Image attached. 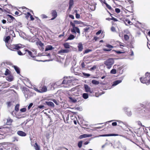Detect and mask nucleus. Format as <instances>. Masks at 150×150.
<instances>
[{
    "instance_id": "nucleus-1",
    "label": "nucleus",
    "mask_w": 150,
    "mask_h": 150,
    "mask_svg": "<svg viewBox=\"0 0 150 150\" xmlns=\"http://www.w3.org/2000/svg\"><path fill=\"white\" fill-rule=\"evenodd\" d=\"M114 62V59L110 58L104 62V64L108 69H110Z\"/></svg>"
},
{
    "instance_id": "nucleus-2",
    "label": "nucleus",
    "mask_w": 150,
    "mask_h": 150,
    "mask_svg": "<svg viewBox=\"0 0 150 150\" xmlns=\"http://www.w3.org/2000/svg\"><path fill=\"white\" fill-rule=\"evenodd\" d=\"M73 81L71 79L70 77H64V79L63 80L62 83L68 85L69 86H70L72 85V82Z\"/></svg>"
},
{
    "instance_id": "nucleus-3",
    "label": "nucleus",
    "mask_w": 150,
    "mask_h": 150,
    "mask_svg": "<svg viewBox=\"0 0 150 150\" xmlns=\"http://www.w3.org/2000/svg\"><path fill=\"white\" fill-rule=\"evenodd\" d=\"M34 90L36 92L39 93H43L46 92L47 91V88L46 86H43L42 87L39 88V89H38L35 87H34Z\"/></svg>"
},
{
    "instance_id": "nucleus-4",
    "label": "nucleus",
    "mask_w": 150,
    "mask_h": 150,
    "mask_svg": "<svg viewBox=\"0 0 150 150\" xmlns=\"http://www.w3.org/2000/svg\"><path fill=\"white\" fill-rule=\"evenodd\" d=\"M25 51L26 52L25 53H23L21 51H17V53H18V54L19 55H24L25 53L28 54V55L30 56H33L32 55H33L32 53L30 51H29L28 50H25Z\"/></svg>"
},
{
    "instance_id": "nucleus-5",
    "label": "nucleus",
    "mask_w": 150,
    "mask_h": 150,
    "mask_svg": "<svg viewBox=\"0 0 150 150\" xmlns=\"http://www.w3.org/2000/svg\"><path fill=\"white\" fill-rule=\"evenodd\" d=\"M140 80L142 83H146L147 85L149 84V79H147L146 76L145 77H140Z\"/></svg>"
},
{
    "instance_id": "nucleus-6",
    "label": "nucleus",
    "mask_w": 150,
    "mask_h": 150,
    "mask_svg": "<svg viewBox=\"0 0 150 150\" xmlns=\"http://www.w3.org/2000/svg\"><path fill=\"white\" fill-rule=\"evenodd\" d=\"M125 66L123 65L121 66H120L119 65H117V72L119 73L120 74H122L123 72V70L122 69L124 68Z\"/></svg>"
},
{
    "instance_id": "nucleus-7",
    "label": "nucleus",
    "mask_w": 150,
    "mask_h": 150,
    "mask_svg": "<svg viewBox=\"0 0 150 150\" xmlns=\"http://www.w3.org/2000/svg\"><path fill=\"white\" fill-rule=\"evenodd\" d=\"M84 88L86 92H89L90 93L93 92V91L91 90L90 88L87 84L84 85Z\"/></svg>"
},
{
    "instance_id": "nucleus-8",
    "label": "nucleus",
    "mask_w": 150,
    "mask_h": 150,
    "mask_svg": "<svg viewBox=\"0 0 150 150\" xmlns=\"http://www.w3.org/2000/svg\"><path fill=\"white\" fill-rule=\"evenodd\" d=\"M141 112L143 113H149L150 112V109L144 108L142 109Z\"/></svg>"
},
{
    "instance_id": "nucleus-9",
    "label": "nucleus",
    "mask_w": 150,
    "mask_h": 150,
    "mask_svg": "<svg viewBox=\"0 0 150 150\" xmlns=\"http://www.w3.org/2000/svg\"><path fill=\"white\" fill-rule=\"evenodd\" d=\"M14 46L15 48V49L17 50L23 47H24L23 45H22V44H20L14 45Z\"/></svg>"
},
{
    "instance_id": "nucleus-10",
    "label": "nucleus",
    "mask_w": 150,
    "mask_h": 150,
    "mask_svg": "<svg viewBox=\"0 0 150 150\" xmlns=\"http://www.w3.org/2000/svg\"><path fill=\"white\" fill-rule=\"evenodd\" d=\"M18 134L20 136L25 137L26 135V134L23 131H18L17 132Z\"/></svg>"
},
{
    "instance_id": "nucleus-11",
    "label": "nucleus",
    "mask_w": 150,
    "mask_h": 150,
    "mask_svg": "<svg viewBox=\"0 0 150 150\" xmlns=\"http://www.w3.org/2000/svg\"><path fill=\"white\" fill-rule=\"evenodd\" d=\"M13 121V120L11 119L10 117L8 118L7 119L6 125H11Z\"/></svg>"
},
{
    "instance_id": "nucleus-12",
    "label": "nucleus",
    "mask_w": 150,
    "mask_h": 150,
    "mask_svg": "<svg viewBox=\"0 0 150 150\" xmlns=\"http://www.w3.org/2000/svg\"><path fill=\"white\" fill-rule=\"evenodd\" d=\"M0 86L3 88H6L9 86V84L8 82H5L3 83L0 85Z\"/></svg>"
},
{
    "instance_id": "nucleus-13",
    "label": "nucleus",
    "mask_w": 150,
    "mask_h": 150,
    "mask_svg": "<svg viewBox=\"0 0 150 150\" xmlns=\"http://www.w3.org/2000/svg\"><path fill=\"white\" fill-rule=\"evenodd\" d=\"M92 26L90 25H87L85 28L84 29L85 32H86L92 29Z\"/></svg>"
},
{
    "instance_id": "nucleus-14",
    "label": "nucleus",
    "mask_w": 150,
    "mask_h": 150,
    "mask_svg": "<svg viewBox=\"0 0 150 150\" xmlns=\"http://www.w3.org/2000/svg\"><path fill=\"white\" fill-rule=\"evenodd\" d=\"M33 59L34 60H35L37 61H39V62H45L46 61H52V60L50 59H46V60H41V59H36V57H32Z\"/></svg>"
},
{
    "instance_id": "nucleus-15",
    "label": "nucleus",
    "mask_w": 150,
    "mask_h": 150,
    "mask_svg": "<svg viewBox=\"0 0 150 150\" xmlns=\"http://www.w3.org/2000/svg\"><path fill=\"white\" fill-rule=\"evenodd\" d=\"M45 103L46 104L48 105L49 107H54V103L50 101H46L45 102Z\"/></svg>"
},
{
    "instance_id": "nucleus-16",
    "label": "nucleus",
    "mask_w": 150,
    "mask_h": 150,
    "mask_svg": "<svg viewBox=\"0 0 150 150\" xmlns=\"http://www.w3.org/2000/svg\"><path fill=\"white\" fill-rule=\"evenodd\" d=\"M69 9L71 10L74 5V0H69Z\"/></svg>"
},
{
    "instance_id": "nucleus-17",
    "label": "nucleus",
    "mask_w": 150,
    "mask_h": 150,
    "mask_svg": "<svg viewBox=\"0 0 150 150\" xmlns=\"http://www.w3.org/2000/svg\"><path fill=\"white\" fill-rule=\"evenodd\" d=\"M52 15L53 18L51 19V20H53L57 16V13L55 10H53L52 11Z\"/></svg>"
},
{
    "instance_id": "nucleus-18",
    "label": "nucleus",
    "mask_w": 150,
    "mask_h": 150,
    "mask_svg": "<svg viewBox=\"0 0 150 150\" xmlns=\"http://www.w3.org/2000/svg\"><path fill=\"white\" fill-rule=\"evenodd\" d=\"M54 49V47L50 45H48L46 46L45 51H47L50 50H52Z\"/></svg>"
},
{
    "instance_id": "nucleus-19",
    "label": "nucleus",
    "mask_w": 150,
    "mask_h": 150,
    "mask_svg": "<svg viewBox=\"0 0 150 150\" xmlns=\"http://www.w3.org/2000/svg\"><path fill=\"white\" fill-rule=\"evenodd\" d=\"M78 47L79 51H81L83 49V45L81 42H79L78 44Z\"/></svg>"
},
{
    "instance_id": "nucleus-20",
    "label": "nucleus",
    "mask_w": 150,
    "mask_h": 150,
    "mask_svg": "<svg viewBox=\"0 0 150 150\" xmlns=\"http://www.w3.org/2000/svg\"><path fill=\"white\" fill-rule=\"evenodd\" d=\"M123 21L126 25H127V23L131 25L132 24V23L128 19H125Z\"/></svg>"
},
{
    "instance_id": "nucleus-21",
    "label": "nucleus",
    "mask_w": 150,
    "mask_h": 150,
    "mask_svg": "<svg viewBox=\"0 0 150 150\" xmlns=\"http://www.w3.org/2000/svg\"><path fill=\"white\" fill-rule=\"evenodd\" d=\"M118 135L117 134H103L101 136L103 137H108V136H118Z\"/></svg>"
},
{
    "instance_id": "nucleus-22",
    "label": "nucleus",
    "mask_w": 150,
    "mask_h": 150,
    "mask_svg": "<svg viewBox=\"0 0 150 150\" xmlns=\"http://www.w3.org/2000/svg\"><path fill=\"white\" fill-rule=\"evenodd\" d=\"M13 67L17 73L18 74H20V72L19 68L16 66H14Z\"/></svg>"
},
{
    "instance_id": "nucleus-23",
    "label": "nucleus",
    "mask_w": 150,
    "mask_h": 150,
    "mask_svg": "<svg viewBox=\"0 0 150 150\" xmlns=\"http://www.w3.org/2000/svg\"><path fill=\"white\" fill-rule=\"evenodd\" d=\"M121 80H116V81H114L113 82V84L112 85V86H115L119 84V83L121 82Z\"/></svg>"
},
{
    "instance_id": "nucleus-24",
    "label": "nucleus",
    "mask_w": 150,
    "mask_h": 150,
    "mask_svg": "<svg viewBox=\"0 0 150 150\" xmlns=\"http://www.w3.org/2000/svg\"><path fill=\"white\" fill-rule=\"evenodd\" d=\"M69 52L68 50L67 49H64V50H62L58 52V53H67Z\"/></svg>"
},
{
    "instance_id": "nucleus-25",
    "label": "nucleus",
    "mask_w": 150,
    "mask_h": 150,
    "mask_svg": "<svg viewBox=\"0 0 150 150\" xmlns=\"http://www.w3.org/2000/svg\"><path fill=\"white\" fill-rule=\"evenodd\" d=\"M90 137V135L89 134H84L80 135L79 137L80 139H82L83 138L88 137Z\"/></svg>"
},
{
    "instance_id": "nucleus-26",
    "label": "nucleus",
    "mask_w": 150,
    "mask_h": 150,
    "mask_svg": "<svg viewBox=\"0 0 150 150\" xmlns=\"http://www.w3.org/2000/svg\"><path fill=\"white\" fill-rule=\"evenodd\" d=\"M13 76H8L7 77L6 79L8 80V81H11L13 80Z\"/></svg>"
},
{
    "instance_id": "nucleus-27",
    "label": "nucleus",
    "mask_w": 150,
    "mask_h": 150,
    "mask_svg": "<svg viewBox=\"0 0 150 150\" xmlns=\"http://www.w3.org/2000/svg\"><path fill=\"white\" fill-rule=\"evenodd\" d=\"M74 38H75L74 36L73 35L71 34L69 36V37L67 39V40H73V39H74Z\"/></svg>"
},
{
    "instance_id": "nucleus-28",
    "label": "nucleus",
    "mask_w": 150,
    "mask_h": 150,
    "mask_svg": "<svg viewBox=\"0 0 150 150\" xmlns=\"http://www.w3.org/2000/svg\"><path fill=\"white\" fill-rule=\"evenodd\" d=\"M64 46L65 48H69L70 46L69 43L67 42H66L64 44Z\"/></svg>"
},
{
    "instance_id": "nucleus-29",
    "label": "nucleus",
    "mask_w": 150,
    "mask_h": 150,
    "mask_svg": "<svg viewBox=\"0 0 150 150\" xmlns=\"http://www.w3.org/2000/svg\"><path fill=\"white\" fill-rule=\"evenodd\" d=\"M14 45H11L9 46H7V47L10 50H14L15 49V48L14 46Z\"/></svg>"
},
{
    "instance_id": "nucleus-30",
    "label": "nucleus",
    "mask_w": 150,
    "mask_h": 150,
    "mask_svg": "<svg viewBox=\"0 0 150 150\" xmlns=\"http://www.w3.org/2000/svg\"><path fill=\"white\" fill-rule=\"evenodd\" d=\"M19 106L20 105L18 104H16V105L15 110L16 112H17L19 111Z\"/></svg>"
},
{
    "instance_id": "nucleus-31",
    "label": "nucleus",
    "mask_w": 150,
    "mask_h": 150,
    "mask_svg": "<svg viewBox=\"0 0 150 150\" xmlns=\"http://www.w3.org/2000/svg\"><path fill=\"white\" fill-rule=\"evenodd\" d=\"M83 97L85 99H86L88 97V95L87 93H83L82 95Z\"/></svg>"
},
{
    "instance_id": "nucleus-32",
    "label": "nucleus",
    "mask_w": 150,
    "mask_h": 150,
    "mask_svg": "<svg viewBox=\"0 0 150 150\" xmlns=\"http://www.w3.org/2000/svg\"><path fill=\"white\" fill-rule=\"evenodd\" d=\"M91 82L93 84L95 85H98L99 83V82L98 81L95 80H93Z\"/></svg>"
},
{
    "instance_id": "nucleus-33",
    "label": "nucleus",
    "mask_w": 150,
    "mask_h": 150,
    "mask_svg": "<svg viewBox=\"0 0 150 150\" xmlns=\"http://www.w3.org/2000/svg\"><path fill=\"white\" fill-rule=\"evenodd\" d=\"M37 44L38 45H39L41 47H42L44 46V44L42 43L40 41L38 42L37 43Z\"/></svg>"
},
{
    "instance_id": "nucleus-34",
    "label": "nucleus",
    "mask_w": 150,
    "mask_h": 150,
    "mask_svg": "<svg viewBox=\"0 0 150 150\" xmlns=\"http://www.w3.org/2000/svg\"><path fill=\"white\" fill-rule=\"evenodd\" d=\"M145 76L147 79H150V73L149 72H146L145 74Z\"/></svg>"
},
{
    "instance_id": "nucleus-35",
    "label": "nucleus",
    "mask_w": 150,
    "mask_h": 150,
    "mask_svg": "<svg viewBox=\"0 0 150 150\" xmlns=\"http://www.w3.org/2000/svg\"><path fill=\"white\" fill-rule=\"evenodd\" d=\"M104 3L106 5V7L108 9L110 10L111 9L112 7L111 6L109 5L105 1H104Z\"/></svg>"
},
{
    "instance_id": "nucleus-36",
    "label": "nucleus",
    "mask_w": 150,
    "mask_h": 150,
    "mask_svg": "<svg viewBox=\"0 0 150 150\" xmlns=\"http://www.w3.org/2000/svg\"><path fill=\"white\" fill-rule=\"evenodd\" d=\"M10 71L8 69H6L5 73V75H7L9 74H10Z\"/></svg>"
},
{
    "instance_id": "nucleus-37",
    "label": "nucleus",
    "mask_w": 150,
    "mask_h": 150,
    "mask_svg": "<svg viewBox=\"0 0 150 150\" xmlns=\"http://www.w3.org/2000/svg\"><path fill=\"white\" fill-rule=\"evenodd\" d=\"M10 39V37L9 36H8L6 37L4 39V41L6 43H8V40Z\"/></svg>"
},
{
    "instance_id": "nucleus-38",
    "label": "nucleus",
    "mask_w": 150,
    "mask_h": 150,
    "mask_svg": "<svg viewBox=\"0 0 150 150\" xmlns=\"http://www.w3.org/2000/svg\"><path fill=\"white\" fill-rule=\"evenodd\" d=\"M69 99L73 102V103H75L77 101V100L76 99L73 98L71 97H69Z\"/></svg>"
},
{
    "instance_id": "nucleus-39",
    "label": "nucleus",
    "mask_w": 150,
    "mask_h": 150,
    "mask_svg": "<svg viewBox=\"0 0 150 150\" xmlns=\"http://www.w3.org/2000/svg\"><path fill=\"white\" fill-rule=\"evenodd\" d=\"M97 66L96 65H94L89 70L90 71H93L97 69Z\"/></svg>"
},
{
    "instance_id": "nucleus-40",
    "label": "nucleus",
    "mask_w": 150,
    "mask_h": 150,
    "mask_svg": "<svg viewBox=\"0 0 150 150\" xmlns=\"http://www.w3.org/2000/svg\"><path fill=\"white\" fill-rule=\"evenodd\" d=\"M74 23L75 24H80L81 23H82V24L83 23L82 22H81L80 21H76V20L74 21Z\"/></svg>"
},
{
    "instance_id": "nucleus-41",
    "label": "nucleus",
    "mask_w": 150,
    "mask_h": 150,
    "mask_svg": "<svg viewBox=\"0 0 150 150\" xmlns=\"http://www.w3.org/2000/svg\"><path fill=\"white\" fill-rule=\"evenodd\" d=\"M82 141H80L78 143V146L79 148H81L82 146Z\"/></svg>"
},
{
    "instance_id": "nucleus-42",
    "label": "nucleus",
    "mask_w": 150,
    "mask_h": 150,
    "mask_svg": "<svg viewBox=\"0 0 150 150\" xmlns=\"http://www.w3.org/2000/svg\"><path fill=\"white\" fill-rule=\"evenodd\" d=\"M110 73L111 74H115L116 73V70L115 69H113L111 70L110 71Z\"/></svg>"
},
{
    "instance_id": "nucleus-43",
    "label": "nucleus",
    "mask_w": 150,
    "mask_h": 150,
    "mask_svg": "<svg viewBox=\"0 0 150 150\" xmlns=\"http://www.w3.org/2000/svg\"><path fill=\"white\" fill-rule=\"evenodd\" d=\"M74 29L75 30V31L76 32H77L79 33H80V31L79 29L77 27H75L74 28Z\"/></svg>"
},
{
    "instance_id": "nucleus-44",
    "label": "nucleus",
    "mask_w": 150,
    "mask_h": 150,
    "mask_svg": "<svg viewBox=\"0 0 150 150\" xmlns=\"http://www.w3.org/2000/svg\"><path fill=\"white\" fill-rule=\"evenodd\" d=\"M35 149L36 150H40V147L38 144H37V143H35Z\"/></svg>"
},
{
    "instance_id": "nucleus-45",
    "label": "nucleus",
    "mask_w": 150,
    "mask_h": 150,
    "mask_svg": "<svg viewBox=\"0 0 150 150\" xmlns=\"http://www.w3.org/2000/svg\"><path fill=\"white\" fill-rule=\"evenodd\" d=\"M56 105H59V102L58 101H57L56 99H53L51 100Z\"/></svg>"
},
{
    "instance_id": "nucleus-46",
    "label": "nucleus",
    "mask_w": 150,
    "mask_h": 150,
    "mask_svg": "<svg viewBox=\"0 0 150 150\" xmlns=\"http://www.w3.org/2000/svg\"><path fill=\"white\" fill-rule=\"evenodd\" d=\"M81 67L82 69H85L86 68L85 65L84 64V62H82L81 64Z\"/></svg>"
},
{
    "instance_id": "nucleus-47",
    "label": "nucleus",
    "mask_w": 150,
    "mask_h": 150,
    "mask_svg": "<svg viewBox=\"0 0 150 150\" xmlns=\"http://www.w3.org/2000/svg\"><path fill=\"white\" fill-rule=\"evenodd\" d=\"M27 14L29 16H30V19L31 20L33 21L34 20V18L33 17V16L31 15L30 13L29 12H27Z\"/></svg>"
},
{
    "instance_id": "nucleus-48",
    "label": "nucleus",
    "mask_w": 150,
    "mask_h": 150,
    "mask_svg": "<svg viewBox=\"0 0 150 150\" xmlns=\"http://www.w3.org/2000/svg\"><path fill=\"white\" fill-rule=\"evenodd\" d=\"M125 39L126 40H127L129 39V37L127 35H125L124 36Z\"/></svg>"
},
{
    "instance_id": "nucleus-49",
    "label": "nucleus",
    "mask_w": 150,
    "mask_h": 150,
    "mask_svg": "<svg viewBox=\"0 0 150 150\" xmlns=\"http://www.w3.org/2000/svg\"><path fill=\"white\" fill-rule=\"evenodd\" d=\"M92 51L90 49H87L85 50L84 52H83L84 54L85 53H87L89 52H91Z\"/></svg>"
},
{
    "instance_id": "nucleus-50",
    "label": "nucleus",
    "mask_w": 150,
    "mask_h": 150,
    "mask_svg": "<svg viewBox=\"0 0 150 150\" xmlns=\"http://www.w3.org/2000/svg\"><path fill=\"white\" fill-rule=\"evenodd\" d=\"M26 109L25 108H23L20 110V111L22 112H24L26 111Z\"/></svg>"
},
{
    "instance_id": "nucleus-51",
    "label": "nucleus",
    "mask_w": 150,
    "mask_h": 150,
    "mask_svg": "<svg viewBox=\"0 0 150 150\" xmlns=\"http://www.w3.org/2000/svg\"><path fill=\"white\" fill-rule=\"evenodd\" d=\"M83 74L84 76H86V77H88L90 76V74H89L86 73H83Z\"/></svg>"
},
{
    "instance_id": "nucleus-52",
    "label": "nucleus",
    "mask_w": 150,
    "mask_h": 150,
    "mask_svg": "<svg viewBox=\"0 0 150 150\" xmlns=\"http://www.w3.org/2000/svg\"><path fill=\"white\" fill-rule=\"evenodd\" d=\"M41 17L42 18H47V17L45 14H42L41 15Z\"/></svg>"
},
{
    "instance_id": "nucleus-53",
    "label": "nucleus",
    "mask_w": 150,
    "mask_h": 150,
    "mask_svg": "<svg viewBox=\"0 0 150 150\" xmlns=\"http://www.w3.org/2000/svg\"><path fill=\"white\" fill-rule=\"evenodd\" d=\"M76 17L77 19L80 18V14L78 13H76Z\"/></svg>"
},
{
    "instance_id": "nucleus-54",
    "label": "nucleus",
    "mask_w": 150,
    "mask_h": 150,
    "mask_svg": "<svg viewBox=\"0 0 150 150\" xmlns=\"http://www.w3.org/2000/svg\"><path fill=\"white\" fill-rule=\"evenodd\" d=\"M70 25L72 26L73 28H74V27H75V23H73L72 22H70Z\"/></svg>"
},
{
    "instance_id": "nucleus-55",
    "label": "nucleus",
    "mask_w": 150,
    "mask_h": 150,
    "mask_svg": "<svg viewBox=\"0 0 150 150\" xmlns=\"http://www.w3.org/2000/svg\"><path fill=\"white\" fill-rule=\"evenodd\" d=\"M106 47H107L109 48V49H110V48L111 49L113 47L112 45H109V44L107 45H106Z\"/></svg>"
},
{
    "instance_id": "nucleus-56",
    "label": "nucleus",
    "mask_w": 150,
    "mask_h": 150,
    "mask_svg": "<svg viewBox=\"0 0 150 150\" xmlns=\"http://www.w3.org/2000/svg\"><path fill=\"white\" fill-rule=\"evenodd\" d=\"M115 11L117 13H119L120 12V10L118 8H116Z\"/></svg>"
},
{
    "instance_id": "nucleus-57",
    "label": "nucleus",
    "mask_w": 150,
    "mask_h": 150,
    "mask_svg": "<svg viewBox=\"0 0 150 150\" xmlns=\"http://www.w3.org/2000/svg\"><path fill=\"white\" fill-rule=\"evenodd\" d=\"M111 49H107V48H104L103 49V50L104 51H109L111 50Z\"/></svg>"
},
{
    "instance_id": "nucleus-58",
    "label": "nucleus",
    "mask_w": 150,
    "mask_h": 150,
    "mask_svg": "<svg viewBox=\"0 0 150 150\" xmlns=\"http://www.w3.org/2000/svg\"><path fill=\"white\" fill-rule=\"evenodd\" d=\"M33 103H30L28 107V109H30V108L33 106Z\"/></svg>"
},
{
    "instance_id": "nucleus-59",
    "label": "nucleus",
    "mask_w": 150,
    "mask_h": 150,
    "mask_svg": "<svg viewBox=\"0 0 150 150\" xmlns=\"http://www.w3.org/2000/svg\"><path fill=\"white\" fill-rule=\"evenodd\" d=\"M69 17L71 18H72V19H74V16L73 15H69Z\"/></svg>"
},
{
    "instance_id": "nucleus-60",
    "label": "nucleus",
    "mask_w": 150,
    "mask_h": 150,
    "mask_svg": "<svg viewBox=\"0 0 150 150\" xmlns=\"http://www.w3.org/2000/svg\"><path fill=\"white\" fill-rule=\"evenodd\" d=\"M71 32H72L73 33H76L74 28H73L71 29Z\"/></svg>"
},
{
    "instance_id": "nucleus-61",
    "label": "nucleus",
    "mask_w": 150,
    "mask_h": 150,
    "mask_svg": "<svg viewBox=\"0 0 150 150\" xmlns=\"http://www.w3.org/2000/svg\"><path fill=\"white\" fill-rule=\"evenodd\" d=\"M119 43L120 44V46H123V47H124V46H125V44H124L123 43H122L121 42H119Z\"/></svg>"
},
{
    "instance_id": "nucleus-62",
    "label": "nucleus",
    "mask_w": 150,
    "mask_h": 150,
    "mask_svg": "<svg viewBox=\"0 0 150 150\" xmlns=\"http://www.w3.org/2000/svg\"><path fill=\"white\" fill-rule=\"evenodd\" d=\"M8 16L12 20H13V19H15L13 17V16H11V15H8Z\"/></svg>"
},
{
    "instance_id": "nucleus-63",
    "label": "nucleus",
    "mask_w": 150,
    "mask_h": 150,
    "mask_svg": "<svg viewBox=\"0 0 150 150\" xmlns=\"http://www.w3.org/2000/svg\"><path fill=\"white\" fill-rule=\"evenodd\" d=\"M111 30L113 32L115 31V28L114 27H112L111 28Z\"/></svg>"
},
{
    "instance_id": "nucleus-64",
    "label": "nucleus",
    "mask_w": 150,
    "mask_h": 150,
    "mask_svg": "<svg viewBox=\"0 0 150 150\" xmlns=\"http://www.w3.org/2000/svg\"><path fill=\"white\" fill-rule=\"evenodd\" d=\"M101 30H99L96 33V35H99L101 33Z\"/></svg>"
}]
</instances>
